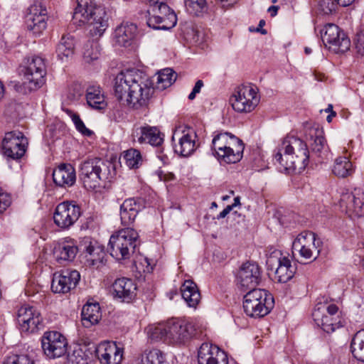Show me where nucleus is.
I'll return each mask as SVG.
<instances>
[{"instance_id": "obj_44", "label": "nucleus", "mask_w": 364, "mask_h": 364, "mask_svg": "<svg viewBox=\"0 0 364 364\" xmlns=\"http://www.w3.org/2000/svg\"><path fill=\"white\" fill-rule=\"evenodd\" d=\"M138 214V210L132 206H121L120 218L122 224L129 225L132 223Z\"/></svg>"}, {"instance_id": "obj_33", "label": "nucleus", "mask_w": 364, "mask_h": 364, "mask_svg": "<svg viewBox=\"0 0 364 364\" xmlns=\"http://www.w3.org/2000/svg\"><path fill=\"white\" fill-rule=\"evenodd\" d=\"M86 100L88 105L95 109H104L107 107L104 93L99 85L88 86L86 90Z\"/></svg>"}, {"instance_id": "obj_30", "label": "nucleus", "mask_w": 364, "mask_h": 364, "mask_svg": "<svg viewBox=\"0 0 364 364\" xmlns=\"http://www.w3.org/2000/svg\"><path fill=\"white\" fill-rule=\"evenodd\" d=\"M182 298L190 308L196 309L201 300V295L197 284L192 280H186L181 288Z\"/></svg>"}, {"instance_id": "obj_47", "label": "nucleus", "mask_w": 364, "mask_h": 364, "mask_svg": "<svg viewBox=\"0 0 364 364\" xmlns=\"http://www.w3.org/2000/svg\"><path fill=\"white\" fill-rule=\"evenodd\" d=\"M67 364H87L81 349L75 350L68 355Z\"/></svg>"}, {"instance_id": "obj_43", "label": "nucleus", "mask_w": 364, "mask_h": 364, "mask_svg": "<svg viewBox=\"0 0 364 364\" xmlns=\"http://www.w3.org/2000/svg\"><path fill=\"white\" fill-rule=\"evenodd\" d=\"M124 159L127 166L130 168H138L141 161V155L139 151L130 149L124 152Z\"/></svg>"}, {"instance_id": "obj_62", "label": "nucleus", "mask_w": 364, "mask_h": 364, "mask_svg": "<svg viewBox=\"0 0 364 364\" xmlns=\"http://www.w3.org/2000/svg\"><path fill=\"white\" fill-rule=\"evenodd\" d=\"M79 201L77 200H65L61 202L59 205H76Z\"/></svg>"}, {"instance_id": "obj_61", "label": "nucleus", "mask_w": 364, "mask_h": 364, "mask_svg": "<svg viewBox=\"0 0 364 364\" xmlns=\"http://www.w3.org/2000/svg\"><path fill=\"white\" fill-rule=\"evenodd\" d=\"M339 6L346 7L354 2L355 0H334Z\"/></svg>"}, {"instance_id": "obj_29", "label": "nucleus", "mask_w": 364, "mask_h": 364, "mask_svg": "<svg viewBox=\"0 0 364 364\" xmlns=\"http://www.w3.org/2000/svg\"><path fill=\"white\" fill-rule=\"evenodd\" d=\"M114 296L123 301L132 299L135 296L136 290L134 281L127 277L116 279L112 285Z\"/></svg>"}, {"instance_id": "obj_38", "label": "nucleus", "mask_w": 364, "mask_h": 364, "mask_svg": "<svg viewBox=\"0 0 364 364\" xmlns=\"http://www.w3.org/2000/svg\"><path fill=\"white\" fill-rule=\"evenodd\" d=\"M311 140V149L314 152L321 153L324 149L326 143L323 135V130L318 127H311L309 129V133Z\"/></svg>"}, {"instance_id": "obj_25", "label": "nucleus", "mask_w": 364, "mask_h": 364, "mask_svg": "<svg viewBox=\"0 0 364 364\" xmlns=\"http://www.w3.org/2000/svg\"><path fill=\"white\" fill-rule=\"evenodd\" d=\"M97 353L101 364H120L123 350L115 342H104L99 345Z\"/></svg>"}, {"instance_id": "obj_18", "label": "nucleus", "mask_w": 364, "mask_h": 364, "mask_svg": "<svg viewBox=\"0 0 364 364\" xmlns=\"http://www.w3.org/2000/svg\"><path fill=\"white\" fill-rule=\"evenodd\" d=\"M237 284L244 291L255 289L262 280V271L257 262H246L240 267L237 276Z\"/></svg>"}, {"instance_id": "obj_6", "label": "nucleus", "mask_w": 364, "mask_h": 364, "mask_svg": "<svg viewBox=\"0 0 364 364\" xmlns=\"http://www.w3.org/2000/svg\"><path fill=\"white\" fill-rule=\"evenodd\" d=\"M110 163L95 158L85 161L80 168V180L83 186L89 191H95L102 186V182L109 178Z\"/></svg>"}, {"instance_id": "obj_64", "label": "nucleus", "mask_w": 364, "mask_h": 364, "mask_svg": "<svg viewBox=\"0 0 364 364\" xmlns=\"http://www.w3.org/2000/svg\"><path fill=\"white\" fill-rule=\"evenodd\" d=\"M336 113L333 110H331V112L327 116L326 120L328 122H331L332 120V118L336 117Z\"/></svg>"}, {"instance_id": "obj_16", "label": "nucleus", "mask_w": 364, "mask_h": 364, "mask_svg": "<svg viewBox=\"0 0 364 364\" xmlns=\"http://www.w3.org/2000/svg\"><path fill=\"white\" fill-rule=\"evenodd\" d=\"M41 346L45 355L49 358L54 359L66 353L68 342L65 337L60 333L48 331L43 334Z\"/></svg>"}, {"instance_id": "obj_2", "label": "nucleus", "mask_w": 364, "mask_h": 364, "mask_svg": "<svg viewBox=\"0 0 364 364\" xmlns=\"http://www.w3.org/2000/svg\"><path fill=\"white\" fill-rule=\"evenodd\" d=\"M274 159L281 172H301L309 164V151L305 141L294 135L289 134L278 145Z\"/></svg>"}, {"instance_id": "obj_39", "label": "nucleus", "mask_w": 364, "mask_h": 364, "mask_svg": "<svg viewBox=\"0 0 364 364\" xmlns=\"http://www.w3.org/2000/svg\"><path fill=\"white\" fill-rule=\"evenodd\" d=\"M351 351L353 356L364 362V331L357 332L351 341Z\"/></svg>"}, {"instance_id": "obj_36", "label": "nucleus", "mask_w": 364, "mask_h": 364, "mask_svg": "<svg viewBox=\"0 0 364 364\" xmlns=\"http://www.w3.org/2000/svg\"><path fill=\"white\" fill-rule=\"evenodd\" d=\"M100 46L95 40L88 41L83 48V60L86 63H92L99 60L101 55Z\"/></svg>"}, {"instance_id": "obj_31", "label": "nucleus", "mask_w": 364, "mask_h": 364, "mask_svg": "<svg viewBox=\"0 0 364 364\" xmlns=\"http://www.w3.org/2000/svg\"><path fill=\"white\" fill-rule=\"evenodd\" d=\"M136 32V26L133 23H124L117 26L114 31L115 43L120 46H127L134 39Z\"/></svg>"}, {"instance_id": "obj_60", "label": "nucleus", "mask_w": 364, "mask_h": 364, "mask_svg": "<svg viewBox=\"0 0 364 364\" xmlns=\"http://www.w3.org/2000/svg\"><path fill=\"white\" fill-rule=\"evenodd\" d=\"M233 207L234 206H227L222 212L220 213L217 218L220 219L226 217V215L230 213Z\"/></svg>"}, {"instance_id": "obj_32", "label": "nucleus", "mask_w": 364, "mask_h": 364, "mask_svg": "<svg viewBox=\"0 0 364 364\" xmlns=\"http://www.w3.org/2000/svg\"><path fill=\"white\" fill-rule=\"evenodd\" d=\"M102 317L99 304H86L81 312V322L84 327L90 328L98 323Z\"/></svg>"}, {"instance_id": "obj_24", "label": "nucleus", "mask_w": 364, "mask_h": 364, "mask_svg": "<svg viewBox=\"0 0 364 364\" xmlns=\"http://www.w3.org/2000/svg\"><path fill=\"white\" fill-rule=\"evenodd\" d=\"M176 137L178 138V143L175 145V151L183 156H190L196 149L195 138L196 135L193 130L186 128L181 131L176 129L172 136L174 140Z\"/></svg>"}, {"instance_id": "obj_3", "label": "nucleus", "mask_w": 364, "mask_h": 364, "mask_svg": "<svg viewBox=\"0 0 364 364\" xmlns=\"http://www.w3.org/2000/svg\"><path fill=\"white\" fill-rule=\"evenodd\" d=\"M108 15L105 8L97 5L94 0H77L73 21L80 26L87 24L90 35L100 37L108 27Z\"/></svg>"}, {"instance_id": "obj_4", "label": "nucleus", "mask_w": 364, "mask_h": 364, "mask_svg": "<svg viewBox=\"0 0 364 364\" xmlns=\"http://www.w3.org/2000/svg\"><path fill=\"white\" fill-rule=\"evenodd\" d=\"M213 150L222 164H235L243 156L245 145L241 139L229 132L215 134L212 140Z\"/></svg>"}, {"instance_id": "obj_19", "label": "nucleus", "mask_w": 364, "mask_h": 364, "mask_svg": "<svg viewBox=\"0 0 364 364\" xmlns=\"http://www.w3.org/2000/svg\"><path fill=\"white\" fill-rule=\"evenodd\" d=\"M46 9L41 3H35L27 9L25 23L27 29L34 35L41 34L46 28Z\"/></svg>"}, {"instance_id": "obj_21", "label": "nucleus", "mask_w": 364, "mask_h": 364, "mask_svg": "<svg viewBox=\"0 0 364 364\" xmlns=\"http://www.w3.org/2000/svg\"><path fill=\"white\" fill-rule=\"evenodd\" d=\"M17 322L21 332L33 333L42 323L40 312L33 306L23 305L17 311Z\"/></svg>"}, {"instance_id": "obj_15", "label": "nucleus", "mask_w": 364, "mask_h": 364, "mask_svg": "<svg viewBox=\"0 0 364 364\" xmlns=\"http://www.w3.org/2000/svg\"><path fill=\"white\" fill-rule=\"evenodd\" d=\"M267 264L271 269H275V279L279 282L286 283L294 275L296 267L290 259L283 256L280 251H274L268 257Z\"/></svg>"}, {"instance_id": "obj_57", "label": "nucleus", "mask_w": 364, "mask_h": 364, "mask_svg": "<svg viewBox=\"0 0 364 364\" xmlns=\"http://www.w3.org/2000/svg\"><path fill=\"white\" fill-rule=\"evenodd\" d=\"M151 8H158V6L167 5V0H147Z\"/></svg>"}, {"instance_id": "obj_13", "label": "nucleus", "mask_w": 364, "mask_h": 364, "mask_svg": "<svg viewBox=\"0 0 364 364\" xmlns=\"http://www.w3.org/2000/svg\"><path fill=\"white\" fill-rule=\"evenodd\" d=\"M147 25L155 30H169L177 23L175 12L168 5L158 6L148 11Z\"/></svg>"}, {"instance_id": "obj_14", "label": "nucleus", "mask_w": 364, "mask_h": 364, "mask_svg": "<svg viewBox=\"0 0 364 364\" xmlns=\"http://www.w3.org/2000/svg\"><path fill=\"white\" fill-rule=\"evenodd\" d=\"M28 139L19 131H12L5 134L2 140L4 154L12 159H19L26 153Z\"/></svg>"}, {"instance_id": "obj_48", "label": "nucleus", "mask_w": 364, "mask_h": 364, "mask_svg": "<svg viewBox=\"0 0 364 364\" xmlns=\"http://www.w3.org/2000/svg\"><path fill=\"white\" fill-rule=\"evenodd\" d=\"M318 9L323 14H330L336 11V4L332 0H320Z\"/></svg>"}, {"instance_id": "obj_22", "label": "nucleus", "mask_w": 364, "mask_h": 364, "mask_svg": "<svg viewBox=\"0 0 364 364\" xmlns=\"http://www.w3.org/2000/svg\"><path fill=\"white\" fill-rule=\"evenodd\" d=\"M198 364H228L226 353L218 346L203 343L198 352Z\"/></svg>"}, {"instance_id": "obj_37", "label": "nucleus", "mask_w": 364, "mask_h": 364, "mask_svg": "<svg viewBox=\"0 0 364 364\" xmlns=\"http://www.w3.org/2000/svg\"><path fill=\"white\" fill-rule=\"evenodd\" d=\"M74 39L71 36H63L58 45L56 53L58 57L64 60L72 56L74 53Z\"/></svg>"}, {"instance_id": "obj_53", "label": "nucleus", "mask_w": 364, "mask_h": 364, "mask_svg": "<svg viewBox=\"0 0 364 364\" xmlns=\"http://www.w3.org/2000/svg\"><path fill=\"white\" fill-rule=\"evenodd\" d=\"M12 202L11 196L0 188V205H11Z\"/></svg>"}, {"instance_id": "obj_56", "label": "nucleus", "mask_w": 364, "mask_h": 364, "mask_svg": "<svg viewBox=\"0 0 364 364\" xmlns=\"http://www.w3.org/2000/svg\"><path fill=\"white\" fill-rule=\"evenodd\" d=\"M233 197L234 203L232 205H241L240 198L239 196H234V192L231 191L230 195H226L222 197L223 201H228L230 198Z\"/></svg>"}, {"instance_id": "obj_17", "label": "nucleus", "mask_w": 364, "mask_h": 364, "mask_svg": "<svg viewBox=\"0 0 364 364\" xmlns=\"http://www.w3.org/2000/svg\"><path fill=\"white\" fill-rule=\"evenodd\" d=\"M168 343L181 344L188 341L196 331L194 326L186 321L171 319L167 321Z\"/></svg>"}, {"instance_id": "obj_27", "label": "nucleus", "mask_w": 364, "mask_h": 364, "mask_svg": "<svg viewBox=\"0 0 364 364\" xmlns=\"http://www.w3.org/2000/svg\"><path fill=\"white\" fill-rule=\"evenodd\" d=\"M54 183L60 187H70L76 181L75 169L70 164H61L53 172Z\"/></svg>"}, {"instance_id": "obj_49", "label": "nucleus", "mask_w": 364, "mask_h": 364, "mask_svg": "<svg viewBox=\"0 0 364 364\" xmlns=\"http://www.w3.org/2000/svg\"><path fill=\"white\" fill-rule=\"evenodd\" d=\"M86 252L90 257L88 259H90L93 264H95V262L100 261L101 259L100 254H103L98 247L97 248L91 244L87 247Z\"/></svg>"}, {"instance_id": "obj_26", "label": "nucleus", "mask_w": 364, "mask_h": 364, "mask_svg": "<svg viewBox=\"0 0 364 364\" xmlns=\"http://www.w3.org/2000/svg\"><path fill=\"white\" fill-rule=\"evenodd\" d=\"M80 215V206H56L53 219L61 228L72 225Z\"/></svg>"}, {"instance_id": "obj_7", "label": "nucleus", "mask_w": 364, "mask_h": 364, "mask_svg": "<svg viewBox=\"0 0 364 364\" xmlns=\"http://www.w3.org/2000/svg\"><path fill=\"white\" fill-rule=\"evenodd\" d=\"M274 306L272 295L263 289H252L244 296L243 308L251 317H263Z\"/></svg>"}, {"instance_id": "obj_11", "label": "nucleus", "mask_w": 364, "mask_h": 364, "mask_svg": "<svg viewBox=\"0 0 364 364\" xmlns=\"http://www.w3.org/2000/svg\"><path fill=\"white\" fill-rule=\"evenodd\" d=\"M321 241L316 239L315 233L303 231L297 235L293 242L294 252H298L305 259H316L320 253Z\"/></svg>"}, {"instance_id": "obj_20", "label": "nucleus", "mask_w": 364, "mask_h": 364, "mask_svg": "<svg viewBox=\"0 0 364 364\" xmlns=\"http://www.w3.org/2000/svg\"><path fill=\"white\" fill-rule=\"evenodd\" d=\"M80 274L76 270L65 269L53 274L51 289L54 293L66 294L76 287Z\"/></svg>"}, {"instance_id": "obj_23", "label": "nucleus", "mask_w": 364, "mask_h": 364, "mask_svg": "<svg viewBox=\"0 0 364 364\" xmlns=\"http://www.w3.org/2000/svg\"><path fill=\"white\" fill-rule=\"evenodd\" d=\"M133 141L139 144H149L152 146H160L163 141V134L156 127H135L132 130Z\"/></svg>"}, {"instance_id": "obj_59", "label": "nucleus", "mask_w": 364, "mask_h": 364, "mask_svg": "<svg viewBox=\"0 0 364 364\" xmlns=\"http://www.w3.org/2000/svg\"><path fill=\"white\" fill-rule=\"evenodd\" d=\"M348 196H353V192L343 193L341 198V202L344 203H353V200Z\"/></svg>"}, {"instance_id": "obj_51", "label": "nucleus", "mask_w": 364, "mask_h": 364, "mask_svg": "<svg viewBox=\"0 0 364 364\" xmlns=\"http://www.w3.org/2000/svg\"><path fill=\"white\" fill-rule=\"evenodd\" d=\"M355 48L358 53L364 55V31H360L356 35Z\"/></svg>"}, {"instance_id": "obj_40", "label": "nucleus", "mask_w": 364, "mask_h": 364, "mask_svg": "<svg viewBox=\"0 0 364 364\" xmlns=\"http://www.w3.org/2000/svg\"><path fill=\"white\" fill-rule=\"evenodd\" d=\"M184 3L186 11L191 15L202 16L208 12L206 0H185Z\"/></svg>"}, {"instance_id": "obj_1", "label": "nucleus", "mask_w": 364, "mask_h": 364, "mask_svg": "<svg viewBox=\"0 0 364 364\" xmlns=\"http://www.w3.org/2000/svg\"><path fill=\"white\" fill-rule=\"evenodd\" d=\"M114 96L124 105L139 109L147 107L154 88L145 83L134 70L119 73L114 79Z\"/></svg>"}, {"instance_id": "obj_9", "label": "nucleus", "mask_w": 364, "mask_h": 364, "mask_svg": "<svg viewBox=\"0 0 364 364\" xmlns=\"http://www.w3.org/2000/svg\"><path fill=\"white\" fill-rule=\"evenodd\" d=\"M258 91L257 86L252 84L238 87L230 99L233 109L241 113L254 110L259 102Z\"/></svg>"}, {"instance_id": "obj_41", "label": "nucleus", "mask_w": 364, "mask_h": 364, "mask_svg": "<svg viewBox=\"0 0 364 364\" xmlns=\"http://www.w3.org/2000/svg\"><path fill=\"white\" fill-rule=\"evenodd\" d=\"M176 74L171 68H165L158 73L157 88L164 90L170 87L176 80Z\"/></svg>"}, {"instance_id": "obj_54", "label": "nucleus", "mask_w": 364, "mask_h": 364, "mask_svg": "<svg viewBox=\"0 0 364 364\" xmlns=\"http://www.w3.org/2000/svg\"><path fill=\"white\" fill-rule=\"evenodd\" d=\"M203 86V81L201 80H198L196 82L192 92L189 94L188 99L191 100H193V99H195L196 94H198L200 92V90Z\"/></svg>"}, {"instance_id": "obj_12", "label": "nucleus", "mask_w": 364, "mask_h": 364, "mask_svg": "<svg viewBox=\"0 0 364 364\" xmlns=\"http://www.w3.org/2000/svg\"><path fill=\"white\" fill-rule=\"evenodd\" d=\"M321 35L325 46L336 53H343L350 48V40L336 24H326L321 31Z\"/></svg>"}, {"instance_id": "obj_63", "label": "nucleus", "mask_w": 364, "mask_h": 364, "mask_svg": "<svg viewBox=\"0 0 364 364\" xmlns=\"http://www.w3.org/2000/svg\"><path fill=\"white\" fill-rule=\"evenodd\" d=\"M277 6H271L269 9H268V11L271 14V16H274L277 13Z\"/></svg>"}, {"instance_id": "obj_50", "label": "nucleus", "mask_w": 364, "mask_h": 364, "mask_svg": "<svg viewBox=\"0 0 364 364\" xmlns=\"http://www.w3.org/2000/svg\"><path fill=\"white\" fill-rule=\"evenodd\" d=\"M353 200L354 205H364V190L355 188L353 191V196H348Z\"/></svg>"}, {"instance_id": "obj_35", "label": "nucleus", "mask_w": 364, "mask_h": 364, "mask_svg": "<svg viewBox=\"0 0 364 364\" xmlns=\"http://www.w3.org/2000/svg\"><path fill=\"white\" fill-rule=\"evenodd\" d=\"M146 332L148 338L153 341H163L168 343L167 321L149 324L146 328Z\"/></svg>"}, {"instance_id": "obj_52", "label": "nucleus", "mask_w": 364, "mask_h": 364, "mask_svg": "<svg viewBox=\"0 0 364 364\" xmlns=\"http://www.w3.org/2000/svg\"><path fill=\"white\" fill-rule=\"evenodd\" d=\"M346 213L351 218L360 217L363 214L362 206H346Z\"/></svg>"}, {"instance_id": "obj_58", "label": "nucleus", "mask_w": 364, "mask_h": 364, "mask_svg": "<svg viewBox=\"0 0 364 364\" xmlns=\"http://www.w3.org/2000/svg\"><path fill=\"white\" fill-rule=\"evenodd\" d=\"M265 25V21L264 20H260L259 22V25H258V27L255 28V29H252L251 28H250V31H256V32H258V33H261L262 34L264 35L267 33V31L265 29H263L262 27Z\"/></svg>"}, {"instance_id": "obj_8", "label": "nucleus", "mask_w": 364, "mask_h": 364, "mask_svg": "<svg viewBox=\"0 0 364 364\" xmlns=\"http://www.w3.org/2000/svg\"><path fill=\"white\" fill-rule=\"evenodd\" d=\"M46 68L44 60L38 56L28 60L23 73L24 81L21 85H16L17 91L25 94L41 87L46 82Z\"/></svg>"}, {"instance_id": "obj_28", "label": "nucleus", "mask_w": 364, "mask_h": 364, "mask_svg": "<svg viewBox=\"0 0 364 364\" xmlns=\"http://www.w3.org/2000/svg\"><path fill=\"white\" fill-rule=\"evenodd\" d=\"M77 252L76 242L72 239L65 238L55 247L53 255L56 260L60 263L64 261L73 260Z\"/></svg>"}, {"instance_id": "obj_55", "label": "nucleus", "mask_w": 364, "mask_h": 364, "mask_svg": "<svg viewBox=\"0 0 364 364\" xmlns=\"http://www.w3.org/2000/svg\"><path fill=\"white\" fill-rule=\"evenodd\" d=\"M143 203H146V201L141 198H130L126 199L122 205H142Z\"/></svg>"}, {"instance_id": "obj_42", "label": "nucleus", "mask_w": 364, "mask_h": 364, "mask_svg": "<svg viewBox=\"0 0 364 364\" xmlns=\"http://www.w3.org/2000/svg\"><path fill=\"white\" fill-rule=\"evenodd\" d=\"M139 364H165V358L160 350L152 349L141 355Z\"/></svg>"}, {"instance_id": "obj_5", "label": "nucleus", "mask_w": 364, "mask_h": 364, "mask_svg": "<svg viewBox=\"0 0 364 364\" xmlns=\"http://www.w3.org/2000/svg\"><path fill=\"white\" fill-rule=\"evenodd\" d=\"M139 245V234L132 228H127L113 233L109 241V251L118 261L128 259Z\"/></svg>"}, {"instance_id": "obj_34", "label": "nucleus", "mask_w": 364, "mask_h": 364, "mask_svg": "<svg viewBox=\"0 0 364 364\" xmlns=\"http://www.w3.org/2000/svg\"><path fill=\"white\" fill-rule=\"evenodd\" d=\"M332 172L340 178H346L353 174L354 166L347 156H338L336 159Z\"/></svg>"}, {"instance_id": "obj_10", "label": "nucleus", "mask_w": 364, "mask_h": 364, "mask_svg": "<svg viewBox=\"0 0 364 364\" xmlns=\"http://www.w3.org/2000/svg\"><path fill=\"white\" fill-rule=\"evenodd\" d=\"M312 317L316 324L328 333L342 326L338 307L336 304H318L314 309Z\"/></svg>"}, {"instance_id": "obj_46", "label": "nucleus", "mask_w": 364, "mask_h": 364, "mask_svg": "<svg viewBox=\"0 0 364 364\" xmlns=\"http://www.w3.org/2000/svg\"><path fill=\"white\" fill-rule=\"evenodd\" d=\"M34 360L28 355H12L6 358L4 364H34Z\"/></svg>"}, {"instance_id": "obj_45", "label": "nucleus", "mask_w": 364, "mask_h": 364, "mask_svg": "<svg viewBox=\"0 0 364 364\" xmlns=\"http://www.w3.org/2000/svg\"><path fill=\"white\" fill-rule=\"evenodd\" d=\"M66 112L71 117L72 121L73 122L75 128L77 129V131H79L80 133L85 136H91L92 134V132L85 127L83 122L81 120L80 116L77 114L74 113L68 109L66 110Z\"/></svg>"}]
</instances>
